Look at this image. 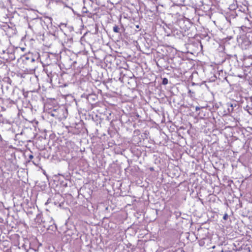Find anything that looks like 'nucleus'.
I'll use <instances>...</instances> for the list:
<instances>
[{
  "label": "nucleus",
  "mask_w": 252,
  "mask_h": 252,
  "mask_svg": "<svg viewBox=\"0 0 252 252\" xmlns=\"http://www.w3.org/2000/svg\"><path fill=\"white\" fill-rule=\"evenodd\" d=\"M0 8L1 9H5L6 8L4 3L2 0H0Z\"/></svg>",
  "instance_id": "obj_8"
},
{
  "label": "nucleus",
  "mask_w": 252,
  "mask_h": 252,
  "mask_svg": "<svg viewBox=\"0 0 252 252\" xmlns=\"http://www.w3.org/2000/svg\"><path fill=\"white\" fill-rule=\"evenodd\" d=\"M82 12L83 13H88V11L86 9V8L85 7H84L82 9Z\"/></svg>",
  "instance_id": "obj_12"
},
{
  "label": "nucleus",
  "mask_w": 252,
  "mask_h": 252,
  "mask_svg": "<svg viewBox=\"0 0 252 252\" xmlns=\"http://www.w3.org/2000/svg\"><path fill=\"white\" fill-rule=\"evenodd\" d=\"M29 158H30V159H32V158H33V156L32 155H30L29 156Z\"/></svg>",
  "instance_id": "obj_13"
},
{
  "label": "nucleus",
  "mask_w": 252,
  "mask_h": 252,
  "mask_svg": "<svg viewBox=\"0 0 252 252\" xmlns=\"http://www.w3.org/2000/svg\"><path fill=\"white\" fill-rule=\"evenodd\" d=\"M225 107L227 108V110H225L226 113H230L233 111L234 106L233 104L231 103H227Z\"/></svg>",
  "instance_id": "obj_2"
},
{
  "label": "nucleus",
  "mask_w": 252,
  "mask_h": 252,
  "mask_svg": "<svg viewBox=\"0 0 252 252\" xmlns=\"http://www.w3.org/2000/svg\"><path fill=\"white\" fill-rule=\"evenodd\" d=\"M47 229L48 230L51 231L52 232H54L56 231L57 228L56 225L55 224L54 221H53V223L49 224V225H46Z\"/></svg>",
  "instance_id": "obj_3"
},
{
  "label": "nucleus",
  "mask_w": 252,
  "mask_h": 252,
  "mask_svg": "<svg viewBox=\"0 0 252 252\" xmlns=\"http://www.w3.org/2000/svg\"><path fill=\"white\" fill-rule=\"evenodd\" d=\"M162 84L164 85L167 84H168V79L166 78H164L162 79Z\"/></svg>",
  "instance_id": "obj_9"
},
{
  "label": "nucleus",
  "mask_w": 252,
  "mask_h": 252,
  "mask_svg": "<svg viewBox=\"0 0 252 252\" xmlns=\"http://www.w3.org/2000/svg\"><path fill=\"white\" fill-rule=\"evenodd\" d=\"M243 43L246 46H249L251 44V41L247 38H244L243 39Z\"/></svg>",
  "instance_id": "obj_7"
},
{
  "label": "nucleus",
  "mask_w": 252,
  "mask_h": 252,
  "mask_svg": "<svg viewBox=\"0 0 252 252\" xmlns=\"http://www.w3.org/2000/svg\"><path fill=\"white\" fill-rule=\"evenodd\" d=\"M54 220L52 218L49 216H45V217H42L41 220V222L43 224V226L44 228H47L46 225H49V224H53Z\"/></svg>",
  "instance_id": "obj_1"
},
{
  "label": "nucleus",
  "mask_w": 252,
  "mask_h": 252,
  "mask_svg": "<svg viewBox=\"0 0 252 252\" xmlns=\"http://www.w3.org/2000/svg\"><path fill=\"white\" fill-rule=\"evenodd\" d=\"M113 30L115 32L121 33V29L118 26L115 25L113 28Z\"/></svg>",
  "instance_id": "obj_6"
},
{
  "label": "nucleus",
  "mask_w": 252,
  "mask_h": 252,
  "mask_svg": "<svg viewBox=\"0 0 252 252\" xmlns=\"http://www.w3.org/2000/svg\"><path fill=\"white\" fill-rule=\"evenodd\" d=\"M24 58H25V60L26 61H30L32 63L34 62V61H35L34 58L33 57V56L31 54L26 55L24 57Z\"/></svg>",
  "instance_id": "obj_5"
},
{
  "label": "nucleus",
  "mask_w": 252,
  "mask_h": 252,
  "mask_svg": "<svg viewBox=\"0 0 252 252\" xmlns=\"http://www.w3.org/2000/svg\"><path fill=\"white\" fill-rule=\"evenodd\" d=\"M52 67H55L56 68H57V65L55 64L48 65L47 66V67L45 69H44V70H46V73L49 77L52 75V71L50 70Z\"/></svg>",
  "instance_id": "obj_4"
},
{
  "label": "nucleus",
  "mask_w": 252,
  "mask_h": 252,
  "mask_svg": "<svg viewBox=\"0 0 252 252\" xmlns=\"http://www.w3.org/2000/svg\"><path fill=\"white\" fill-rule=\"evenodd\" d=\"M228 216L227 214L225 213L223 217V220H227L228 219Z\"/></svg>",
  "instance_id": "obj_10"
},
{
  "label": "nucleus",
  "mask_w": 252,
  "mask_h": 252,
  "mask_svg": "<svg viewBox=\"0 0 252 252\" xmlns=\"http://www.w3.org/2000/svg\"><path fill=\"white\" fill-rule=\"evenodd\" d=\"M195 110L197 111L200 110V108L199 107H198V106H196V108H195Z\"/></svg>",
  "instance_id": "obj_14"
},
{
  "label": "nucleus",
  "mask_w": 252,
  "mask_h": 252,
  "mask_svg": "<svg viewBox=\"0 0 252 252\" xmlns=\"http://www.w3.org/2000/svg\"><path fill=\"white\" fill-rule=\"evenodd\" d=\"M7 79L8 81H11V80H10V79H9V78H7Z\"/></svg>",
  "instance_id": "obj_15"
},
{
  "label": "nucleus",
  "mask_w": 252,
  "mask_h": 252,
  "mask_svg": "<svg viewBox=\"0 0 252 252\" xmlns=\"http://www.w3.org/2000/svg\"><path fill=\"white\" fill-rule=\"evenodd\" d=\"M23 94L24 95L25 98H26L28 97V92H23Z\"/></svg>",
  "instance_id": "obj_11"
}]
</instances>
